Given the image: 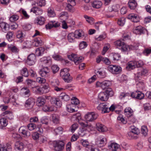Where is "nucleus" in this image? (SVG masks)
I'll return each mask as SVG.
<instances>
[{
    "label": "nucleus",
    "instance_id": "obj_1",
    "mask_svg": "<svg viewBox=\"0 0 151 151\" xmlns=\"http://www.w3.org/2000/svg\"><path fill=\"white\" fill-rule=\"evenodd\" d=\"M114 94V92L111 88L106 89L105 92H101L98 95V98L101 101H107L109 96H111Z\"/></svg>",
    "mask_w": 151,
    "mask_h": 151
},
{
    "label": "nucleus",
    "instance_id": "obj_2",
    "mask_svg": "<svg viewBox=\"0 0 151 151\" xmlns=\"http://www.w3.org/2000/svg\"><path fill=\"white\" fill-rule=\"evenodd\" d=\"M98 110H101L102 113L108 112L110 111H113L115 109V106L112 105L110 107L106 105L104 103L100 104L97 107Z\"/></svg>",
    "mask_w": 151,
    "mask_h": 151
},
{
    "label": "nucleus",
    "instance_id": "obj_3",
    "mask_svg": "<svg viewBox=\"0 0 151 151\" xmlns=\"http://www.w3.org/2000/svg\"><path fill=\"white\" fill-rule=\"evenodd\" d=\"M60 75L64 81L68 83L70 82L72 79L68 73V70L67 68H65L61 70Z\"/></svg>",
    "mask_w": 151,
    "mask_h": 151
},
{
    "label": "nucleus",
    "instance_id": "obj_4",
    "mask_svg": "<svg viewBox=\"0 0 151 151\" xmlns=\"http://www.w3.org/2000/svg\"><path fill=\"white\" fill-rule=\"evenodd\" d=\"M50 89V87L47 84L44 85L42 88L37 87L34 88V90L37 93L41 94L48 92Z\"/></svg>",
    "mask_w": 151,
    "mask_h": 151
},
{
    "label": "nucleus",
    "instance_id": "obj_5",
    "mask_svg": "<svg viewBox=\"0 0 151 151\" xmlns=\"http://www.w3.org/2000/svg\"><path fill=\"white\" fill-rule=\"evenodd\" d=\"M64 143L61 140L54 141L53 143V146L55 151H60L64 148Z\"/></svg>",
    "mask_w": 151,
    "mask_h": 151
},
{
    "label": "nucleus",
    "instance_id": "obj_6",
    "mask_svg": "<svg viewBox=\"0 0 151 151\" xmlns=\"http://www.w3.org/2000/svg\"><path fill=\"white\" fill-rule=\"evenodd\" d=\"M108 69L110 72L114 74H118L122 71V68L120 67L114 65H109Z\"/></svg>",
    "mask_w": 151,
    "mask_h": 151
},
{
    "label": "nucleus",
    "instance_id": "obj_7",
    "mask_svg": "<svg viewBox=\"0 0 151 151\" xmlns=\"http://www.w3.org/2000/svg\"><path fill=\"white\" fill-rule=\"evenodd\" d=\"M98 116L97 114L94 112H88L84 116L87 121L92 122L96 119Z\"/></svg>",
    "mask_w": 151,
    "mask_h": 151
},
{
    "label": "nucleus",
    "instance_id": "obj_8",
    "mask_svg": "<svg viewBox=\"0 0 151 151\" xmlns=\"http://www.w3.org/2000/svg\"><path fill=\"white\" fill-rule=\"evenodd\" d=\"M111 85V82L108 81H105L102 82L98 81L96 83L97 87H101L103 90L107 89Z\"/></svg>",
    "mask_w": 151,
    "mask_h": 151
},
{
    "label": "nucleus",
    "instance_id": "obj_9",
    "mask_svg": "<svg viewBox=\"0 0 151 151\" xmlns=\"http://www.w3.org/2000/svg\"><path fill=\"white\" fill-rule=\"evenodd\" d=\"M106 143V138L104 136L99 137L96 141V145L99 147L104 146Z\"/></svg>",
    "mask_w": 151,
    "mask_h": 151
},
{
    "label": "nucleus",
    "instance_id": "obj_10",
    "mask_svg": "<svg viewBox=\"0 0 151 151\" xmlns=\"http://www.w3.org/2000/svg\"><path fill=\"white\" fill-rule=\"evenodd\" d=\"M138 45H128L124 43L122 45L121 47V50L122 51L124 52H127L130 50H135L137 49L138 48Z\"/></svg>",
    "mask_w": 151,
    "mask_h": 151
},
{
    "label": "nucleus",
    "instance_id": "obj_11",
    "mask_svg": "<svg viewBox=\"0 0 151 151\" xmlns=\"http://www.w3.org/2000/svg\"><path fill=\"white\" fill-rule=\"evenodd\" d=\"M39 73L42 77H47L50 74V70L47 67H45L40 70Z\"/></svg>",
    "mask_w": 151,
    "mask_h": 151
},
{
    "label": "nucleus",
    "instance_id": "obj_12",
    "mask_svg": "<svg viewBox=\"0 0 151 151\" xmlns=\"http://www.w3.org/2000/svg\"><path fill=\"white\" fill-rule=\"evenodd\" d=\"M36 61L35 55L33 54H30L27 57V63L29 65H34Z\"/></svg>",
    "mask_w": 151,
    "mask_h": 151
},
{
    "label": "nucleus",
    "instance_id": "obj_13",
    "mask_svg": "<svg viewBox=\"0 0 151 151\" xmlns=\"http://www.w3.org/2000/svg\"><path fill=\"white\" fill-rule=\"evenodd\" d=\"M131 96L133 98L141 100L144 98L145 95L141 92L136 91L132 92L131 94Z\"/></svg>",
    "mask_w": 151,
    "mask_h": 151
},
{
    "label": "nucleus",
    "instance_id": "obj_14",
    "mask_svg": "<svg viewBox=\"0 0 151 151\" xmlns=\"http://www.w3.org/2000/svg\"><path fill=\"white\" fill-rule=\"evenodd\" d=\"M19 131L24 137H28L30 135L29 132L27 128L25 126L21 127L19 129Z\"/></svg>",
    "mask_w": 151,
    "mask_h": 151
},
{
    "label": "nucleus",
    "instance_id": "obj_15",
    "mask_svg": "<svg viewBox=\"0 0 151 151\" xmlns=\"http://www.w3.org/2000/svg\"><path fill=\"white\" fill-rule=\"evenodd\" d=\"M138 63L136 61H132L129 62L127 64L126 69L128 70H130L135 68L136 67L139 66L137 64Z\"/></svg>",
    "mask_w": 151,
    "mask_h": 151
},
{
    "label": "nucleus",
    "instance_id": "obj_16",
    "mask_svg": "<svg viewBox=\"0 0 151 151\" xmlns=\"http://www.w3.org/2000/svg\"><path fill=\"white\" fill-rule=\"evenodd\" d=\"M109 148L111 150L114 151H121L120 145L118 144L111 142L108 145Z\"/></svg>",
    "mask_w": 151,
    "mask_h": 151
},
{
    "label": "nucleus",
    "instance_id": "obj_17",
    "mask_svg": "<svg viewBox=\"0 0 151 151\" xmlns=\"http://www.w3.org/2000/svg\"><path fill=\"white\" fill-rule=\"evenodd\" d=\"M35 100L34 99L30 98L26 101L25 104V106L27 109H29L32 107L35 104Z\"/></svg>",
    "mask_w": 151,
    "mask_h": 151
},
{
    "label": "nucleus",
    "instance_id": "obj_18",
    "mask_svg": "<svg viewBox=\"0 0 151 151\" xmlns=\"http://www.w3.org/2000/svg\"><path fill=\"white\" fill-rule=\"evenodd\" d=\"M60 25V24L58 22L51 21L46 25V27L47 29H50L52 27H58Z\"/></svg>",
    "mask_w": 151,
    "mask_h": 151
},
{
    "label": "nucleus",
    "instance_id": "obj_19",
    "mask_svg": "<svg viewBox=\"0 0 151 151\" xmlns=\"http://www.w3.org/2000/svg\"><path fill=\"white\" fill-rule=\"evenodd\" d=\"M96 128L99 131L101 132H105L107 130V128L106 126L99 123L96 124Z\"/></svg>",
    "mask_w": 151,
    "mask_h": 151
},
{
    "label": "nucleus",
    "instance_id": "obj_20",
    "mask_svg": "<svg viewBox=\"0 0 151 151\" xmlns=\"http://www.w3.org/2000/svg\"><path fill=\"white\" fill-rule=\"evenodd\" d=\"M128 19L134 22H137L139 21V18L138 16L136 14H131L128 16Z\"/></svg>",
    "mask_w": 151,
    "mask_h": 151
},
{
    "label": "nucleus",
    "instance_id": "obj_21",
    "mask_svg": "<svg viewBox=\"0 0 151 151\" xmlns=\"http://www.w3.org/2000/svg\"><path fill=\"white\" fill-rule=\"evenodd\" d=\"M30 12H33L36 15H39L41 14L43 12L42 9L39 7L34 6L30 9Z\"/></svg>",
    "mask_w": 151,
    "mask_h": 151
},
{
    "label": "nucleus",
    "instance_id": "obj_22",
    "mask_svg": "<svg viewBox=\"0 0 151 151\" xmlns=\"http://www.w3.org/2000/svg\"><path fill=\"white\" fill-rule=\"evenodd\" d=\"M95 73L100 78H103L106 76V73L103 69H99L95 70Z\"/></svg>",
    "mask_w": 151,
    "mask_h": 151
},
{
    "label": "nucleus",
    "instance_id": "obj_23",
    "mask_svg": "<svg viewBox=\"0 0 151 151\" xmlns=\"http://www.w3.org/2000/svg\"><path fill=\"white\" fill-rule=\"evenodd\" d=\"M144 28L141 26H139L135 27L133 29V32L134 33L140 35L143 33Z\"/></svg>",
    "mask_w": 151,
    "mask_h": 151
},
{
    "label": "nucleus",
    "instance_id": "obj_24",
    "mask_svg": "<svg viewBox=\"0 0 151 151\" xmlns=\"http://www.w3.org/2000/svg\"><path fill=\"white\" fill-rule=\"evenodd\" d=\"M43 110L45 111H52L56 110V107L53 105H45L43 107Z\"/></svg>",
    "mask_w": 151,
    "mask_h": 151
},
{
    "label": "nucleus",
    "instance_id": "obj_25",
    "mask_svg": "<svg viewBox=\"0 0 151 151\" xmlns=\"http://www.w3.org/2000/svg\"><path fill=\"white\" fill-rule=\"evenodd\" d=\"M2 115L6 119H12L14 117L12 112L10 111H5L2 113Z\"/></svg>",
    "mask_w": 151,
    "mask_h": 151
},
{
    "label": "nucleus",
    "instance_id": "obj_26",
    "mask_svg": "<svg viewBox=\"0 0 151 151\" xmlns=\"http://www.w3.org/2000/svg\"><path fill=\"white\" fill-rule=\"evenodd\" d=\"M24 148V145L21 142H17L15 144V149L16 150L21 151Z\"/></svg>",
    "mask_w": 151,
    "mask_h": 151
},
{
    "label": "nucleus",
    "instance_id": "obj_27",
    "mask_svg": "<svg viewBox=\"0 0 151 151\" xmlns=\"http://www.w3.org/2000/svg\"><path fill=\"white\" fill-rule=\"evenodd\" d=\"M46 100L45 99L42 97L37 98L36 101V103L39 106H41L43 105L45 103Z\"/></svg>",
    "mask_w": 151,
    "mask_h": 151
},
{
    "label": "nucleus",
    "instance_id": "obj_28",
    "mask_svg": "<svg viewBox=\"0 0 151 151\" xmlns=\"http://www.w3.org/2000/svg\"><path fill=\"white\" fill-rule=\"evenodd\" d=\"M74 34L76 38H79L84 36L83 32L81 30H76L75 31Z\"/></svg>",
    "mask_w": 151,
    "mask_h": 151
},
{
    "label": "nucleus",
    "instance_id": "obj_29",
    "mask_svg": "<svg viewBox=\"0 0 151 151\" xmlns=\"http://www.w3.org/2000/svg\"><path fill=\"white\" fill-rule=\"evenodd\" d=\"M128 4L129 7L131 9H135L137 5V3L134 0H130Z\"/></svg>",
    "mask_w": 151,
    "mask_h": 151
},
{
    "label": "nucleus",
    "instance_id": "obj_30",
    "mask_svg": "<svg viewBox=\"0 0 151 151\" xmlns=\"http://www.w3.org/2000/svg\"><path fill=\"white\" fill-rule=\"evenodd\" d=\"M21 90L23 96L28 97L30 96V91L27 88H23L21 89Z\"/></svg>",
    "mask_w": 151,
    "mask_h": 151
},
{
    "label": "nucleus",
    "instance_id": "obj_31",
    "mask_svg": "<svg viewBox=\"0 0 151 151\" xmlns=\"http://www.w3.org/2000/svg\"><path fill=\"white\" fill-rule=\"evenodd\" d=\"M51 102L52 104H55L58 107H60L62 105L61 101L57 98L52 99L51 101Z\"/></svg>",
    "mask_w": 151,
    "mask_h": 151
},
{
    "label": "nucleus",
    "instance_id": "obj_32",
    "mask_svg": "<svg viewBox=\"0 0 151 151\" xmlns=\"http://www.w3.org/2000/svg\"><path fill=\"white\" fill-rule=\"evenodd\" d=\"M45 20V19L44 17L42 16H39L37 17L35 23H36L40 25H42L44 24Z\"/></svg>",
    "mask_w": 151,
    "mask_h": 151
},
{
    "label": "nucleus",
    "instance_id": "obj_33",
    "mask_svg": "<svg viewBox=\"0 0 151 151\" xmlns=\"http://www.w3.org/2000/svg\"><path fill=\"white\" fill-rule=\"evenodd\" d=\"M83 59L84 58L83 57L81 56L79 57L76 55L75 57H74L73 61L75 64L78 65L81 63L83 61Z\"/></svg>",
    "mask_w": 151,
    "mask_h": 151
},
{
    "label": "nucleus",
    "instance_id": "obj_34",
    "mask_svg": "<svg viewBox=\"0 0 151 151\" xmlns=\"http://www.w3.org/2000/svg\"><path fill=\"white\" fill-rule=\"evenodd\" d=\"M45 51V49L42 47L37 48L35 50V54L38 56H40L43 54Z\"/></svg>",
    "mask_w": 151,
    "mask_h": 151
},
{
    "label": "nucleus",
    "instance_id": "obj_35",
    "mask_svg": "<svg viewBox=\"0 0 151 151\" xmlns=\"http://www.w3.org/2000/svg\"><path fill=\"white\" fill-rule=\"evenodd\" d=\"M41 60L43 63L48 65L51 64V60L50 58L43 57L41 59Z\"/></svg>",
    "mask_w": 151,
    "mask_h": 151
},
{
    "label": "nucleus",
    "instance_id": "obj_36",
    "mask_svg": "<svg viewBox=\"0 0 151 151\" xmlns=\"http://www.w3.org/2000/svg\"><path fill=\"white\" fill-rule=\"evenodd\" d=\"M52 121L55 124L59 123L60 121L59 116L56 114H54L52 115Z\"/></svg>",
    "mask_w": 151,
    "mask_h": 151
},
{
    "label": "nucleus",
    "instance_id": "obj_37",
    "mask_svg": "<svg viewBox=\"0 0 151 151\" xmlns=\"http://www.w3.org/2000/svg\"><path fill=\"white\" fill-rule=\"evenodd\" d=\"M132 113L133 111L130 108H127L124 110V114L127 117L132 116Z\"/></svg>",
    "mask_w": 151,
    "mask_h": 151
},
{
    "label": "nucleus",
    "instance_id": "obj_38",
    "mask_svg": "<svg viewBox=\"0 0 151 151\" xmlns=\"http://www.w3.org/2000/svg\"><path fill=\"white\" fill-rule=\"evenodd\" d=\"M76 37L73 32L69 33L67 36V39L68 41L70 42H73L75 41Z\"/></svg>",
    "mask_w": 151,
    "mask_h": 151
},
{
    "label": "nucleus",
    "instance_id": "obj_39",
    "mask_svg": "<svg viewBox=\"0 0 151 151\" xmlns=\"http://www.w3.org/2000/svg\"><path fill=\"white\" fill-rule=\"evenodd\" d=\"M102 5V3L99 1H94L92 4V6L94 8L99 9L101 7Z\"/></svg>",
    "mask_w": 151,
    "mask_h": 151
},
{
    "label": "nucleus",
    "instance_id": "obj_40",
    "mask_svg": "<svg viewBox=\"0 0 151 151\" xmlns=\"http://www.w3.org/2000/svg\"><path fill=\"white\" fill-rule=\"evenodd\" d=\"M59 98L65 101H67L70 99V97L65 93H62L59 96Z\"/></svg>",
    "mask_w": 151,
    "mask_h": 151
},
{
    "label": "nucleus",
    "instance_id": "obj_41",
    "mask_svg": "<svg viewBox=\"0 0 151 151\" xmlns=\"http://www.w3.org/2000/svg\"><path fill=\"white\" fill-rule=\"evenodd\" d=\"M47 12L48 15L50 17H54L55 15L53 8L52 7H50L48 8Z\"/></svg>",
    "mask_w": 151,
    "mask_h": 151
},
{
    "label": "nucleus",
    "instance_id": "obj_42",
    "mask_svg": "<svg viewBox=\"0 0 151 151\" xmlns=\"http://www.w3.org/2000/svg\"><path fill=\"white\" fill-rule=\"evenodd\" d=\"M84 17L86 19L87 22L90 24H92L94 22V19L93 17L86 15H84Z\"/></svg>",
    "mask_w": 151,
    "mask_h": 151
},
{
    "label": "nucleus",
    "instance_id": "obj_43",
    "mask_svg": "<svg viewBox=\"0 0 151 151\" xmlns=\"http://www.w3.org/2000/svg\"><path fill=\"white\" fill-rule=\"evenodd\" d=\"M42 41L40 37H37L35 39L34 44L36 47H38L42 44Z\"/></svg>",
    "mask_w": 151,
    "mask_h": 151
},
{
    "label": "nucleus",
    "instance_id": "obj_44",
    "mask_svg": "<svg viewBox=\"0 0 151 151\" xmlns=\"http://www.w3.org/2000/svg\"><path fill=\"white\" fill-rule=\"evenodd\" d=\"M49 82L51 85L54 88L57 86H59L60 83L59 81L57 79H54L53 80L50 79L49 80Z\"/></svg>",
    "mask_w": 151,
    "mask_h": 151
},
{
    "label": "nucleus",
    "instance_id": "obj_45",
    "mask_svg": "<svg viewBox=\"0 0 151 151\" xmlns=\"http://www.w3.org/2000/svg\"><path fill=\"white\" fill-rule=\"evenodd\" d=\"M75 107L72 104H70L66 106V108L67 111L69 112H73L75 111L74 107Z\"/></svg>",
    "mask_w": 151,
    "mask_h": 151
},
{
    "label": "nucleus",
    "instance_id": "obj_46",
    "mask_svg": "<svg viewBox=\"0 0 151 151\" xmlns=\"http://www.w3.org/2000/svg\"><path fill=\"white\" fill-rule=\"evenodd\" d=\"M131 131H130L135 134H138L139 133V130L134 126H132L130 127Z\"/></svg>",
    "mask_w": 151,
    "mask_h": 151
},
{
    "label": "nucleus",
    "instance_id": "obj_47",
    "mask_svg": "<svg viewBox=\"0 0 151 151\" xmlns=\"http://www.w3.org/2000/svg\"><path fill=\"white\" fill-rule=\"evenodd\" d=\"M88 131L83 128L80 129L78 132V134L80 136L83 137L86 135Z\"/></svg>",
    "mask_w": 151,
    "mask_h": 151
},
{
    "label": "nucleus",
    "instance_id": "obj_48",
    "mask_svg": "<svg viewBox=\"0 0 151 151\" xmlns=\"http://www.w3.org/2000/svg\"><path fill=\"white\" fill-rule=\"evenodd\" d=\"M13 34L14 33L11 31L9 32L6 34V38L9 41L11 42L12 41L13 38Z\"/></svg>",
    "mask_w": 151,
    "mask_h": 151
},
{
    "label": "nucleus",
    "instance_id": "obj_49",
    "mask_svg": "<svg viewBox=\"0 0 151 151\" xmlns=\"http://www.w3.org/2000/svg\"><path fill=\"white\" fill-rule=\"evenodd\" d=\"M71 104L75 106V105H77L79 103V100L76 97H73L71 100Z\"/></svg>",
    "mask_w": 151,
    "mask_h": 151
},
{
    "label": "nucleus",
    "instance_id": "obj_50",
    "mask_svg": "<svg viewBox=\"0 0 151 151\" xmlns=\"http://www.w3.org/2000/svg\"><path fill=\"white\" fill-rule=\"evenodd\" d=\"M125 22V19L124 17L119 18L117 21L118 24L121 26H123Z\"/></svg>",
    "mask_w": 151,
    "mask_h": 151
},
{
    "label": "nucleus",
    "instance_id": "obj_51",
    "mask_svg": "<svg viewBox=\"0 0 151 151\" xmlns=\"http://www.w3.org/2000/svg\"><path fill=\"white\" fill-rule=\"evenodd\" d=\"M59 16L61 18V19H67L68 18V13L66 12H62L60 14Z\"/></svg>",
    "mask_w": 151,
    "mask_h": 151
},
{
    "label": "nucleus",
    "instance_id": "obj_52",
    "mask_svg": "<svg viewBox=\"0 0 151 151\" xmlns=\"http://www.w3.org/2000/svg\"><path fill=\"white\" fill-rule=\"evenodd\" d=\"M141 132L144 136H145L147 135L148 129L146 126H143L142 127Z\"/></svg>",
    "mask_w": 151,
    "mask_h": 151
},
{
    "label": "nucleus",
    "instance_id": "obj_53",
    "mask_svg": "<svg viewBox=\"0 0 151 151\" xmlns=\"http://www.w3.org/2000/svg\"><path fill=\"white\" fill-rule=\"evenodd\" d=\"M0 123L2 127H6L7 125V121L4 117L1 118L0 119Z\"/></svg>",
    "mask_w": 151,
    "mask_h": 151
},
{
    "label": "nucleus",
    "instance_id": "obj_54",
    "mask_svg": "<svg viewBox=\"0 0 151 151\" xmlns=\"http://www.w3.org/2000/svg\"><path fill=\"white\" fill-rule=\"evenodd\" d=\"M21 74L23 76L25 77L28 76V72L27 69L26 68H24L22 69L21 71Z\"/></svg>",
    "mask_w": 151,
    "mask_h": 151
},
{
    "label": "nucleus",
    "instance_id": "obj_55",
    "mask_svg": "<svg viewBox=\"0 0 151 151\" xmlns=\"http://www.w3.org/2000/svg\"><path fill=\"white\" fill-rule=\"evenodd\" d=\"M36 4L38 6L42 7L45 5L46 1L45 0H37Z\"/></svg>",
    "mask_w": 151,
    "mask_h": 151
},
{
    "label": "nucleus",
    "instance_id": "obj_56",
    "mask_svg": "<svg viewBox=\"0 0 151 151\" xmlns=\"http://www.w3.org/2000/svg\"><path fill=\"white\" fill-rule=\"evenodd\" d=\"M78 124L77 123L73 124L70 127V130L72 133L74 132L77 129L78 127Z\"/></svg>",
    "mask_w": 151,
    "mask_h": 151
},
{
    "label": "nucleus",
    "instance_id": "obj_57",
    "mask_svg": "<svg viewBox=\"0 0 151 151\" xmlns=\"http://www.w3.org/2000/svg\"><path fill=\"white\" fill-rule=\"evenodd\" d=\"M73 5L72 4H67L66 7V9L68 10V11L70 12H73L74 11V9L73 6Z\"/></svg>",
    "mask_w": 151,
    "mask_h": 151
},
{
    "label": "nucleus",
    "instance_id": "obj_58",
    "mask_svg": "<svg viewBox=\"0 0 151 151\" xmlns=\"http://www.w3.org/2000/svg\"><path fill=\"white\" fill-rule=\"evenodd\" d=\"M16 36L18 38L22 39L24 37L25 35L22 31H19L17 32Z\"/></svg>",
    "mask_w": 151,
    "mask_h": 151
},
{
    "label": "nucleus",
    "instance_id": "obj_59",
    "mask_svg": "<svg viewBox=\"0 0 151 151\" xmlns=\"http://www.w3.org/2000/svg\"><path fill=\"white\" fill-rule=\"evenodd\" d=\"M88 45L86 42L85 41L81 42L79 44V48L80 49H82L86 48Z\"/></svg>",
    "mask_w": 151,
    "mask_h": 151
},
{
    "label": "nucleus",
    "instance_id": "obj_60",
    "mask_svg": "<svg viewBox=\"0 0 151 151\" xmlns=\"http://www.w3.org/2000/svg\"><path fill=\"white\" fill-rule=\"evenodd\" d=\"M124 42L120 40H119L114 42V45L116 47H122L124 44Z\"/></svg>",
    "mask_w": 151,
    "mask_h": 151
},
{
    "label": "nucleus",
    "instance_id": "obj_61",
    "mask_svg": "<svg viewBox=\"0 0 151 151\" xmlns=\"http://www.w3.org/2000/svg\"><path fill=\"white\" fill-rule=\"evenodd\" d=\"M19 18V17L17 15H14L9 18L10 21L11 22H14L17 21Z\"/></svg>",
    "mask_w": 151,
    "mask_h": 151
},
{
    "label": "nucleus",
    "instance_id": "obj_62",
    "mask_svg": "<svg viewBox=\"0 0 151 151\" xmlns=\"http://www.w3.org/2000/svg\"><path fill=\"white\" fill-rule=\"evenodd\" d=\"M36 82L40 84L44 83L46 82V79L43 78L38 77L36 79Z\"/></svg>",
    "mask_w": 151,
    "mask_h": 151
},
{
    "label": "nucleus",
    "instance_id": "obj_63",
    "mask_svg": "<svg viewBox=\"0 0 151 151\" xmlns=\"http://www.w3.org/2000/svg\"><path fill=\"white\" fill-rule=\"evenodd\" d=\"M9 48L12 52L14 53H17L19 51V50L15 46H12V47H9Z\"/></svg>",
    "mask_w": 151,
    "mask_h": 151
},
{
    "label": "nucleus",
    "instance_id": "obj_64",
    "mask_svg": "<svg viewBox=\"0 0 151 151\" xmlns=\"http://www.w3.org/2000/svg\"><path fill=\"white\" fill-rule=\"evenodd\" d=\"M63 129L62 127H59L55 129L54 130V131L55 132L56 134L57 135L62 132Z\"/></svg>",
    "mask_w": 151,
    "mask_h": 151
}]
</instances>
